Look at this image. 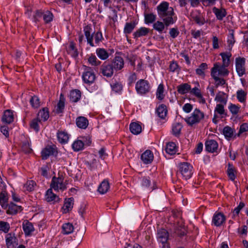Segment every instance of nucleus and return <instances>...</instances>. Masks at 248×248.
<instances>
[{
  "label": "nucleus",
  "instance_id": "f257e3e1",
  "mask_svg": "<svg viewBox=\"0 0 248 248\" xmlns=\"http://www.w3.org/2000/svg\"><path fill=\"white\" fill-rule=\"evenodd\" d=\"M157 13L159 17L165 22L166 27L173 24L176 18L173 17L174 15L173 8L169 6L167 2H163L157 7Z\"/></svg>",
  "mask_w": 248,
  "mask_h": 248
},
{
  "label": "nucleus",
  "instance_id": "f03ea898",
  "mask_svg": "<svg viewBox=\"0 0 248 248\" xmlns=\"http://www.w3.org/2000/svg\"><path fill=\"white\" fill-rule=\"evenodd\" d=\"M82 78L83 82L88 85H91L94 82L96 76L92 68L85 66Z\"/></svg>",
  "mask_w": 248,
  "mask_h": 248
},
{
  "label": "nucleus",
  "instance_id": "7ed1b4c3",
  "mask_svg": "<svg viewBox=\"0 0 248 248\" xmlns=\"http://www.w3.org/2000/svg\"><path fill=\"white\" fill-rule=\"evenodd\" d=\"M204 114L200 109L196 108L192 113L191 115L185 119L186 122L190 125L199 123L201 120L203 119Z\"/></svg>",
  "mask_w": 248,
  "mask_h": 248
},
{
  "label": "nucleus",
  "instance_id": "20e7f679",
  "mask_svg": "<svg viewBox=\"0 0 248 248\" xmlns=\"http://www.w3.org/2000/svg\"><path fill=\"white\" fill-rule=\"evenodd\" d=\"M135 88L138 94L144 95L150 92V85L147 80L141 79L137 82Z\"/></svg>",
  "mask_w": 248,
  "mask_h": 248
},
{
  "label": "nucleus",
  "instance_id": "39448f33",
  "mask_svg": "<svg viewBox=\"0 0 248 248\" xmlns=\"http://www.w3.org/2000/svg\"><path fill=\"white\" fill-rule=\"evenodd\" d=\"M179 169L180 173L186 180L188 179L193 174V167L187 162H183L179 164Z\"/></svg>",
  "mask_w": 248,
  "mask_h": 248
},
{
  "label": "nucleus",
  "instance_id": "423d86ee",
  "mask_svg": "<svg viewBox=\"0 0 248 248\" xmlns=\"http://www.w3.org/2000/svg\"><path fill=\"white\" fill-rule=\"evenodd\" d=\"M227 66L221 64L219 62H216L211 69V75L227 76L229 73V70L227 69Z\"/></svg>",
  "mask_w": 248,
  "mask_h": 248
},
{
  "label": "nucleus",
  "instance_id": "0eeeda50",
  "mask_svg": "<svg viewBox=\"0 0 248 248\" xmlns=\"http://www.w3.org/2000/svg\"><path fill=\"white\" fill-rule=\"evenodd\" d=\"M246 59L243 57H237L235 59L236 71L239 77H241L246 74Z\"/></svg>",
  "mask_w": 248,
  "mask_h": 248
},
{
  "label": "nucleus",
  "instance_id": "6e6552de",
  "mask_svg": "<svg viewBox=\"0 0 248 248\" xmlns=\"http://www.w3.org/2000/svg\"><path fill=\"white\" fill-rule=\"evenodd\" d=\"M51 188L55 190H61L63 191L66 189V186L63 183V178L62 176L53 177L51 183Z\"/></svg>",
  "mask_w": 248,
  "mask_h": 248
},
{
  "label": "nucleus",
  "instance_id": "1a4fd4ad",
  "mask_svg": "<svg viewBox=\"0 0 248 248\" xmlns=\"http://www.w3.org/2000/svg\"><path fill=\"white\" fill-rule=\"evenodd\" d=\"M114 70L110 62H104L100 68V73L104 76L111 78L114 73Z\"/></svg>",
  "mask_w": 248,
  "mask_h": 248
},
{
  "label": "nucleus",
  "instance_id": "9d476101",
  "mask_svg": "<svg viewBox=\"0 0 248 248\" xmlns=\"http://www.w3.org/2000/svg\"><path fill=\"white\" fill-rule=\"evenodd\" d=\"M115 71L122 70L124 67V60L120 56H115L110 62Z\"/></svg>",
  "mask_w": 248,
  "mask_h": 248
},
{
  "label": "nucleus",
  "instance_id": "9b49d317",
  "mask_svg": "<svg viewBox=\"0 0 248 248\" xmlns=\"http://www.w3.org/2000/svg\"><path fill=\"white\" fill-rule=\"evenodd\" d=\"M56 151L55 145H48L41 152L43 159H46L49 156L53 155Z\"/></svg>",
  "mask_w": 248,
  "mask_h": 248
},
{
  "label": "nucleus",
  "instance_id": "f8f14e48",
  "mask_svg": "<svg viewBox=\"0 0 248 248\" xmlns=\"http://www.w3.org/2000/svg\"><path fill=\"white\" fill-rule=\"evenodd\" d=\"M22 228L26 236H30L35 229L32 223L28 220H24L22 223Z\"/></svg>",
  "mask_w": 248,
  "mask_h": 248
},
{
  "label": "nucleus",
  "instance_id": "ddd939ff",
  "mask_svg": "<svg viewBox=\"0 0 248 248\" xmlns=\"http://www.w3.org/2000/svg\"><path fill=\"white\" fill-rule=\"evenodd\" d=\"M69 135L65 130H58L57 133V138L58 141L62 144L67 143L70 138Z\"/></svg>",
  "mask_w": 248,
  "mask_h": 248
},
{
  "label": "nucleus",
  "instance_id": "4468645a",
  "mask_svg": "<svg viewBox=\"0 0 248 248\" xmlns=\"http://www.w3.org/2000/svg\"><path fill=\"white\" fill-rule=\"evenodd\" d=\"M212 11L217 19L218 20H222L223 19L227 16V13L226 10L222 7H221L219 8L214 7L212 9Z\"/></svg>",
  "mask_w": 248,
  "mask_h": 248
},
{
  "label": "nucleus",
  "instance_id": "2eb2a0df",
  "mask_svg": "<svg viewBox=\"0 0 248 248\" xmlns=\"http://www.w3.org/2000/svg\"><path fill=\"white\" fill-rule=\"evenodd\" d=\"M225 216L221 213H216L212 218V223L216 226H219L225 222Z\"/></svg>",
  "mask_w": 248,
  "mask_h": 248
},
{
  "label": "nucleus",
  "instance_id": "dca6fc26",
  "mask_svg": "<svg viewBox=\"0 0 248 248\" xmlns=\"http://www.w3.org/2000/svg\"><path fill=\"white\" fill-rule=\"evenodd\" d=\"M45 199L47 202L54 203L60 201L59 197L52 192L51 188L48 189L46 193Z\"/></svg>",
  "mask_w": 248,
  "mask_h": 248
},
{
  "label": "nucleus",
  "instance_id": "f3484780",
  "mask_svg": "<svg viewBox=\"0 0 248 248\" xmlns=\"http://www.w3.org/2000/svg\"><path fill=\"white\" fill-rule=\"evenodd\" d=\"M91 28L89 26H86L84 28V34L86 38L87 43L93 47L95 45L93 42V33H91Z\"/></svg>",
  "mask_w": 248,
  "mask_h": 248
},
{
  "label": "nucleus",
  "instance_id": "a211bd4d",
  "mask_svg": "<svg viewBox=\"0 0 248 248\" xmlns=\"http://www.w3.org/2000/svg\"><path fill=\"white\" fill-rule=\"evenodd\" d=\"M6 244L7 248H16L18 245L16 237L8 234L6 238Z\"/></svg>",
  "mask_w": 248,
  "mask_h": 248
},
{
  "label": "nucleus",
  "instance_id": "6ab92c4d",
  "mask_svg": "<svg viewBox=\"0 0 248 248\" xmlns=\"http://www.w3.org/2000/svg\"><path fill=\"white\" fill-rule=\"evenodd\" d=\"M140 158L144 164H150L153 160L154 155L150 150H147L142 154Z\"/></svg>",
  "mask_w": 248,
  "mask_h": 248
},
{
  "label": "nucleus",
  "instance_id": "aec40b11",
  "mask_svg": "<svg viewBox=\"0 0 248 248\" xmlns=\"http://www.w3.org/2000/svg\"><path fill=\"white\" fill-rule=\"evenodd\" d=\"M14 111L7 109L4 112L2 117V121L6 124H10L14 121Z\"/></svg>",
  "mask_w": 248,
  "mask_h": 248
},
{
  "label": "nucleus",
  "instance_id": "412c9836",
  "mask_svg": "<svg viewBox=\"0 0 248 248\" xmlns=\"http://www.w3.org/2000/svg\"><path fill=\"white\" fill-rule=\"evenodd\" d=\"M205 145L206 150L211 153L216 152L218 148L217 142L213 140H210L206 141Z\"/></svg>",
  "mask_w": 248,
  "mask_h": 248
},
{
  "label": "nucleus",
  "instance_id": "4be33fe9",
  "mask_svg": "<svg viewBox=\"0 0 248 248\" xmlns=\"http://www.w3.org/2000/svg\"><path fill=\"white\" fill-rule=\"evenodd\" d=\"M169 234L166 230L161 229L158 230L157 239L159 242L161 243L167 242Z\"/></svg>",
  "mask_w": 248,
  "mask_h": 248
},
{
  "label": "nucleus",
  "instance_id": "5701e85b",
  "mask_svg": "<svg viewBox=\"0 0 248 248\" xmlns=\"http://www.w3.org/2000/svg\"><path fill=\"white\" fill-rule=\"evenodd\" d=\"M234 129L229 126H225L223 129V135L228 140L232 138H235L236 135H234Z\"/></svg>",
  "mask_w": 248,
  "mask_h": 248
},
{
  "label": "nucleus",
  "instance_id": "b1692460",
  "mask_svg": "<svg viewBox=\"0 0 248 248\" xmlns=\"http://www.w3.org/2000/svg\"><path fill=\"white\" fill-rule=\"evenodd\" d=\"M8 195L7 192L2 190L0 193V205L3 209H6L8 207Z\"/></svg>",
  "mask_w": 248,
  "mask_h": 248
},
{
  "label": "nucleus",
  "instance_id": "393cba45",
  "mask_svg": "<svg viewBox=\"0 0 248 248\" xmlns=\"http://www.w3.org/2000/svg\"><path fill=\"white\" fill-rule=\"evenodd\" d=\"M76 124L80 128L86 129L89 124V122L86 117L79 116L76 119Z\"/></svg>",
  "mask_w": 248,
  "mask_h": 248
},
{
  "label": "nucleus",
  "instance_id": "a878e982",
  "mask_svg": "<svg viewBox=\"0 0 248 248\" xmlns=\"http://www.w3.org/2000/svg\"><path fill=\"white\" fill-rule=\"evenodd\" d=\"M65 107V98L64 96L61 94L60 100L56 107L55 112L57 114L63 112Z\"/></svg>",
  "mask_w": 248,
  "mask_h": 248
},
{
  "label": "nucleus",
  "instance_id": "bb28decb",
  "mask_svg": "<svg viewBox=\"0 0 248 248\" xmlns=\"http://www.w3.org/2000/svg\"><path fill=\"white\" fill-rule=\"evenodd\" d=\"M227 173L231 180L234 181L235 179L237 170L232 164L229 163L228 164Z\"/></svg>",
  "mask_w": 248,
  "mask_h": 248
},
{
  "label": "nucleus",
  "instance_id": "cd10ccee",
  "mask_svg": "<svg viewBox=\"0 0 248 248\" xmlns=\"http://www.w3.org/2000/svg\"><path fill=\"white\" fill-rule=\"evenodd\" d=\"M8 208L6 211L7 214L10 215H16L17 213L22 210L21 206L17 205L16 204L11 202L8 205Z\"/></svg>",
  "mask_w": 248,
  "mask_h": 248
},
{
  "label": "nucleus",
  "instance_id": "c85d7f7f",
  "mask_svg": "<svg viewBox=\"0 0 248 248\" xmlns=\"http://www.w3.org/2000/svg\"><path fill=\"white\" fill-rule=\"evenodd\" d=\"M74 198L72 197L65 199L62 207L64 213H66L72 210L74 204Z\"/></svg>",
  "mask_w": 248,
  "mask_h": 248
},
{
  "label": "nucleus",
  "instance_id": "c756f323",
  "mask_svg": "<svg viewBox=\"0 0 248 248\" xmlns=\"http://www.w3.org/2000/svg\"><path fill=\"white\" fill-rule=\"evenodd\" d=\"M149 32V29L146 27H141L137 30L134 33V38L137 39L142 36H146Z\"/></svg>",
  "mask_w": 248,
  "mask_h": 248
},
{
  "label": "nucleus",
  "instance_id": "7c9ffc66",
  "mask_svg": "<svg viewBox=\"0 0 248 248\" xmlns=\"http://www.w3.org/2000/svg\"><path fill=\"white\" fill-rule=\"evenodd\" d=\"M192 17L194 22L199 26L203 25L205 23L204 17L200 13L194 14Z\"/></svg>",
  "mask_w": 248,
  "mask_h": 248
},
{
  "label": "nucleus",
  "instance_id": "2f4dec72",
  "mask_svg": "<svg viewBox=\"0 0 248 248\" xmlns=\"http://www.w3.org/2000/svg\"><path fill=\"white\" fill-rule=\"evenodd\" d=\"M109 188V183L107 180L105 179L99 185L98 187V191L100 193L104 194L108 191Z\"/></svg>",
  "mask_w": 248,
  "mask_h": 248
},
{
  "label": "nucleus",
  "instance_id": "473e14b6",
  "mask_svg": "<svg viewBox=\"0 0 248 248\" xmlns=\"http://www.w3.org/2000/svg\"><path fill=\"white\" fill-rule=\"evenodd\" d=\"M70 100L72 102H77L81 98V92L78 90H74L70 93Z\"/></svg>",
  "mask_w": 248,
  "mask_h": 248
},
{
  "label": "nucleus",
  "instance_id": "72a5a7b5",
  "mask_svg": "<svg viewBox=\"0 0 248 248\" xmlns=\"http://www.w3.org/2000/svg\"><path fill=\"white\" fill-rule=\"evenodd\" d=\"M96 53L98 58L102 60H107L109 56L107 51L103 48H97Z\"/></svg>",
  "mask_w": 248,
  "mask_h": 248
},
{
  "label": "nucleus",
  "instance_id": "f704fd0d",
  "mask_svg": "<svg viewBox=\"0 0 248 248\" xmlns=\"http://www.w3.org/2000/svg\"><path fill=\"white\" fill-rule=\"evenodd\" d=\"M137 24V22L136 21L126 23L124 29V33L126 34L131 33Z\"/></svg>",
  "mask_w": 248,
  "mask_h": 248
},
{
  "label": "nucleus",
  "instance_id": "c9c22d12",
  "mask_svg": "<svg viewBox=\"0 0 248 248\" xmlns=\"http://www.w3.org/2000/svg\"><path fill=\"white\" fill-rule=\"evenodd\" d=\"M165 150L167 153L170 155L175 154L177 151L175 143L173 142L168 143L166 145Z\"/></svg>",
  "mask_w": 248,
  "mask_h": 248
},
{
  "label": "nucleus",
  "instance_id": "e433bc0d",
  "mask_svg": "<svg viewBox=\"0 0 248 248\" xmlns=\"http://www.w3.org/2000/svg\"><path fill=\"white\" fill-rule=\"evenodd\" d=\"M48 118V109L46 108H44L39 111L37 118H38L39 120H41V121L43 120V121H46Z\"/></svg>",
  "mask_w": 248,
  "mask_h": 248
},
{
  "label": "nucleus",
  "instance_id": "4c0bfd02",
  "mask_svg": "<svg viewBox=\"0 0 248 248\" xmlns=\"http://www.w3.org/2000/svg\"><path fill=\"white\" fill-rule=\"evenodd\" d=\"M129 129L131 132L135 135L139 134L142 131L141 126L137 123H131Z\"/></svg>",
  "mask_w": 248,
  "mask_h": 248
},
{
  "label": "nucleus",
  "instance_id": "58836bf2",
  "mask_svg": "<svg viewBox=\"0 0 248 248\" xmlns=\"http://www.w3.org/2000/svg\"><path fill=\"white\" fill-rule=\"evenodd\" d=\"M156 113L161 119H164L167 114L166 106L163 104L160 105L156 109Z\"/></svg>",
  "mask_w": 248,
  "mask_h": 248
},
{
  "label": "nucleus",
  "instance_id": "ea45409f",
  "mask_svg": "<svg viewBox=\"0 0 248 248\" xmlns=\"http://www.w3.org/2000/svg\"><path fill=\"white\" fill-rule=\"evenodd\" d=\"M177 91L181 94L187 93L191 90V86L187 83H183L177 86Z\"/></svg>",
  "mask_w": 248,
  "mask_h": 248
},
{
  "label": "nucleus",
  "instance_id": "a19ab883",
  "mask_svg": "<svg viewBox=\"0 0 248 248\" xmlns=\"http://www.w3.org/2000/svg\"><path fill=\"white\" fill-rule=\"evenodd\" d=\"M247 95V93L242 89L238 90L236 92V98L240 103H244L246 102Z\"/></svg>",
  "mask_w": 248,
  "mask_h": 248
},
{
  "label": "nucleus",
  "instance_id": "79ce46f5",
  "mask_svg": "<svg viewBox=\"0 0 248 248\" xmlns=\"http://www.w3.org/2000/svg\"><path fill=\"white\" fill-rule=\"evenodd\" d=\"M74 231V226L70 223H64L62 226V232L63 234H69L71 233Z\"/></svg>",
  "mask_w": 248,
  "mask_h": 248
},
{
  "label": "nucleus",
  "instance_id": "37998d69",
  "mask_svg": "<svg viewBox=\"0 0 248 248\" xmlns=\"http://www.w3.org/2000/svg\"><path fill=\"white\" fill-rule=\"evenodd\" d=\"M225 105L217 104L215 109V113L219 114L221 117L227 116V113L225 112L224 109V106Z\"/></svg>",
  "mask_w": 248,
  "mask_h": 248
},
{
  "label": "nucleus",
  "instance_id": "c03bdc74",
  "mask_svg": "<svg viewBox=\"0 0 248 248\" xmlns=\"http://www.w3.org/2000/svg\"><path fill=\"white\" fill-rule=\"evenodd\" d=\"M84 143L82 140H77L72 144V148L74 151H79L83 149Z\"/></svg>",
  "mask_w": 248,
  "mask_h": 248
},
{
  "label": "nucleus",
  "instance_id": "a18cd8bd",
  "mask_svg": "<svg viewBox=\"0 0 248 248\" xmlns=\"http://www.w3.org/2000/svg\"><path fill=\"white\" fill-rule=\"evenodd\" d=\"M225 93L223 92H219L215 98V101L218 102L221 104L226 105L227 99L225 97Z\"/></svg>",
  "mask_w": 248,
  "mask_h": 248
},
{
  "label": "nucleus",
  "instance_id": "49530a36",
  "mask_svg": "<svg viewBox=\"0 0 248 248\" xmlns=\"http://www.w3.org/2000/svg\"><path fill=\"white\" fill-rule=\"evenodd\" d=\"M182 127V125L179 123H176L174 124L172 126V132L173 135L176 137L178 136L180 134Z\"/></svg>",
  "mask_w": 248,
  "mask_h": 248
},
{
  "label": "nucleus",
  "instance_id": "de8ad7c7",
  "mask_svg": "<svg viewBox=\"0 0 248 248\" xmlns=\"http://www.w3.org/2000/svg\"><path fill=\"white\" fill-rule=\"evenodd\" d=\"M207 68V64L206 63H202L199 68L196 69V73L197 75L204 77L205 76L204 71Z\"/></svg>",
  "mask_w": 248,
  "mask_h": 248
},
{
  "label": "nucleus",
  "instance_id": "09e8293b",
  "mask_svg": "<svg viewBox=\"0 0 248 248\" xmlns=\"http://www.w3.org/2000/svg\"><path fill=\"white\" fill-rule=\"evenodd\" d=\"M220 55L222 59V64L228 67L230 63V58L231 56V54L230 53H221Z\"/></svg>",
  "mask_w": 248,
  "mask_h": 248
},
{
  "label": "nucleus",
  "instance_id": "8fccbe9b",
  "mask_svg": "<svg viewBox=\"0 0 248 248\" xmlns=\"http://www.w3.org/2000/svg\"><path fill=\"white\" fill-rule=\"evenodd\" d=\"M156 98L159 100H162L165 97L164 94V85L163 84H160L157 89L156 93Z\"/></svg>",
  "mask_w": 248,
  "mask_h": 248
},
{
  "label": "nucleus",
  "instance_id": "3c124183",
  "mask_svg": "<svg viewBox=\"0 0 248 248\" xmlns=\"http://www.w3.org/2000/svg\"><path fill=\"white\" fill-rule=\"evenodd\" d=\"M165 22L157 21L153 24V28L159 33H162L165 29Z\"/></svg>",
  "mask_w": 248,
  "mask_h": 248
},
{
  "label": "nucleus",
  "instance_id": "603ef678",
  "mask_svg": "<svg viewBox=\"0 0 248 248\" xmlns=\"http://www.w3.org/2000/svg\"><path fill=\"white\" fill-rule=\"evenodd\" d=\"M88 61L89 63L92 66H98L100 65L101 62L97 59L96 57L93 55L91 54L88 59Z\"/></svg>",
  "mask_w": 248,
  "mask_h": 248
},
{
  "label": "nucleus",
  "instance_id": "864d4df0",
  "mask_svg": "<svg viewBox=\"0 0 248 248\" xmlns=\"http://www.w3.org/2000/svg\"><path fill=\"white\" fill-rule=\"evenodd\" d=\"M211 77L214 79L217 87L218 86H222L226 84V81L222 78H219L218 75H211Z\"/></svg>",
  "mask_w": 248,
  "mask_h": 248
},
{
  "label": "nucleus",
  "instance_id": "5fc2aeb1",
  "mask_svg": "<svg viewBox=\"0 0 248 248\" xmlns=\"http://www.w3.org/2000/svg\"><path fill=\"white\" fill-rule=\"evenodd\" d=\"M30 102L32 107L34 108H38L40 106V99L39 97L36 95H34L31 97Z\"/></svg>",
  "mask_w": 248,
  "mask_h": 248
},
{
  "label": "nucleus",
  "instance_id": "6e6d98bb",
  "mask_svg": "<svg viewBox=\"0 0 248 248\" xmlns=\"http://www.w3.org/2000/svg\"><path fill=\"white\" fill-rule=\"evenodd\" d=\"M145 22L147 24L152 23L156 19V16L152 13L144 14Z\"/></svg>",
  "mask_w": 248,
  "mask_h": 248
},
{
  "label": "nucleus",
  "instance_id": "4d7b16f0",
  "mask_svg": "<svg viewBox=\"0 0 248 248\" xmlns=\"http://www.w3.org/2000/svg\"><path fill=\"white\" fill-rule=\"evenodd\" d=\"M53 14L49 11H44L43 19L45 23H48L53 19Z\"/></svg>",
  "mask_w": 248,
  "mask_h": 248
},
{
  "label": "nucleus",
  "instance_id": "13d9d810",
  "mask_svg": "<svg viewBox=\"0 0 248 248\" xmlns=\"http://www.w3.org/2000/svg\"><path fill=\"white\" fill-rule=\"evenodd\" d=\"M93 35L96 45H98L104 39L102 33L101 31H98L96 32H93Z\"/></svg>",
  "mask_w": 248,
  "mask_h": 248
},
{
  "label": "nucleus",
  "instance_id": "bf43d9fd",
  "mask_svg": "<svg viewBox=\"0 0 248 248\" xmlns=\"http://www.w3.org/2000/svg\"><path fill=\"white\" fill-rule=\"evenodd\" d=\"M36 186V183L34 181L32 180L28 181L24 185V187L25 190L28 191H31L33 190L35 186Z\"/></svg>",
  "mask_w": 248,
  "mask_h": 248
},
{
  "label": "nucleus",
  "instance_id": "052dcab7",
  "mask_svg": "<svg viewBox=\"0 0 248 248\" xmlns=\"http://www.w3.org/2000/svg\"><path fill=\"white\" fill-rule=\"evenodd\" d=\"M227 43L230 48H232L235 43L233 31L232 30L229 31L227 39Z\"/></svg>",
  "mask_w": 248,
  "mask_h": 248
},
{
  "label": "nucleus",
  "instance_id": "680f3d73",
  "mask_svg": "<svg viewBox=\"0 0 248 248\" xmlns=\"http://www.w3.org/2000/svg\"><path fill=\"white\" fill-rule=\"evenodd\" d=\"M240 107L239 105H236L232 103H231L228 107L229 109L233 115H236L238 114L240 111Z\"/></svg>",
  "mask_w": 248,
  "mask_h": 248
},
{
  "label": "nucleus",
  "instance_id": "e2e57ef3",
  "mask_svg": "<svg viewBox=\"0 0 248 248\" xmlns=\"http://www.w3.org/2000/svg\"><path fill=\"white\" fill-rule=\"evenodd\" d=\"M41 122V120L38 118L33 119L30 123L31 128L33 129L35 131L38 132L39 130V122Z\"/></svg>",
  "mask_w": 248,
  "mask_h": 248
},
{
  "label": "nucleus",
  "instance_id": "0e129e2a",
  "mask_svg": "<svg viewBox=\"0 0 248 248\" xmlns=\"http://www.w3.org/2000/svg\"><path fill=\"white\" fill-rule=\"evenodd\" d=\"M112 90L117 93H120L123 89L122 85L119 82H115L111 84Z\"/></svg>",
  "mask_w": 248,
  "mask_h": 248
},
{
  "label": "nucleus",
  "instance_id": "69168bd1",
  "mask_svg": "<svg viewBox=\"0 0 248 248\" xmlns=\"http://www.w3.org/2000/svg\"><path fill=\"white\" fill-rule=\"evenodd\" d=\"M22 150L25 153H30L31 152L32 150L28 140H26L23 142L22 145Z\"/></svg>",
  "mask_w": 248,
  "mask_h": 248
},
{
  "label": "nucleus",
  "instance_id": "338daca9",
  "mask_svg": "<svg viewBox=\"0 0 248 248\" xmlns=\"http://www.w3.org/2000/svg\"><path fill=\"white\" fill-rule=\"evenodd\" d=\"M10 229V225L7 222L0 221V231L7 233Z\"/></svg>",
  "mask_w": 248,
  "mask_h": 248
},
{
  "label": "nucleus",
  "instance_id": "774afa93",
  "mask_svg": "<svg viewBox=\"0 0 248 248\" xmlns=\"http://www.w3.org/2000/svg\"><path fill=\"white\" fill-rule=\"evenodd\" d=\"M245 206V204L243 202H240L239 205L235 207L233 211L232 218L238 216L241 210Z\"/></svg>",
  "mask_w": 248,
  "mask_h": 248
}]
</instances>
